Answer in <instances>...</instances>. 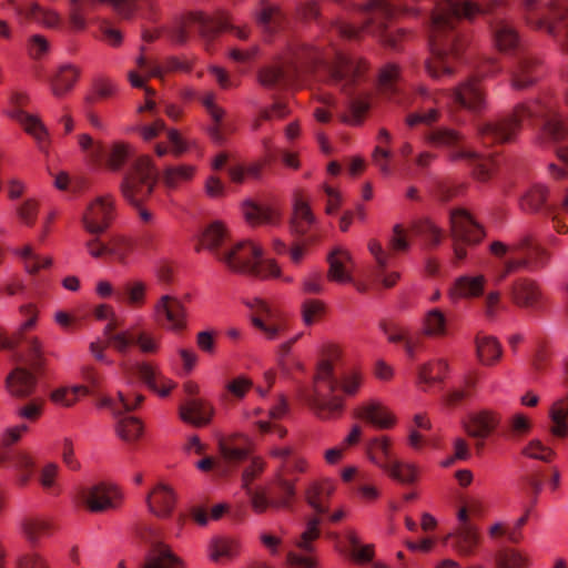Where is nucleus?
Segmentation results:
<instances>
[{
    "instance_id": "nucleus-48",
    "label": "nucleus",
    "mask_w": 568,
    "mask_h": 568,
    "mask_svg": "<svg viewBox=\"0 0 568 568\" xmlns=\"http://www.w3.org/2000/svg\"><path fill=\"white\" fill-rule=\"evenodd\" d=\"M209 549L213 561L231 560L240 552V542L231 536H216L212 538Z\"/></svg>"
},
{
    "instance_id": "nucleus-21",
    "label": "nucleus",
    "mask_w": 568,
    "mask_h": 568,
    "mask_svg": "<svg viewBox=\"0 0 568 568\" xmlns=\"http://www.w3.org/2000/svg\"><path fill=\"white\" fill-rule=\"evenodd\" d=\"M118 327L113 320L109 322L104 328L109 344L120 354H126L132 345H136L142 353H155L158 343L155 338L144 331H122L115 332Z\"/></svg>"
},
{
    "instance_id": "nucleus-64",
    "label": "nucleus",
    "mask_w": 568,
    "mask_h": 568,
    "mask_svg": "<svg viewBox=\"0 0 568 568\" xmlns=\"http://www.w3.org/2000/svg\"><path fill=\"white\" fill-rule=\"evenodd\" d=\"M415 232L433 246L439 245L443 239V230L430 220H423L416 223Z\"/></svg>"
},
{
    "instance_id": "nucleus-63",
    "label": "nucleus",
    "mask_w": 568,
    "mask_h": 568,
    "mask_svg": "<svg viewBox=\"0 0 568 568\" xmlns=\"http://www.w3.org/2000/svg\"><path fill=\"white\" fill-rule=\"evenodd\" d=\"M134 246V243L124 237H113L109 241V257L125 264Z\"/></svg>"
},
{
    "instance_id": "nucleus-31",
    "label": "nucleus",
    "mask_w": 568,
    "mask_h": 568,
    "mask_svg": "<svg viewBox=\"0 0 568 568\" xmlns=\"http://www.w3.org/2000/svg\"><path fill=\"white\" fill-rule=\"evenodd\" d=\"M446 542L458 555L469 557L475 554L480 542L478 528L474 525H459L453 532L446 537Z\"/></svg>"
},
{
    "instance_id": "nucleus-40",
    "label": "nucleus",
    "mask_w": 568,
    "mask_h": 568,
    "mask_svg": "<svg viewBox=\"0 0 568 568\" xmlns=\"http://www.w3.org/2000/svg\"><path fill=\"white\" fill-rule=\"evenodd\" d=\"M548 418L549 434L555 438H566L568 436V398L561 396L555 399L549 407Z\"/></svg>"
},
{
    "instance_id": "nucleus-30",
    "label": "nucleus",
    "mask_w": 568,
    "mask_h": 568,
    "mask_svg": "<svg viewBox=\"0 0 568 568\" xmlns=\"http://www.w3.org/2000/svg\"><path fill=\"white\" fill-rule=\"evenodd\" d=\"M125 374L138 376L150 389L165 397L174 387V383L163 377L149 363H135L124 368Z\"/></svg>"
},
{
    "instance_id": "nucleus-10",
    "label": "nucleus",
    "mask_w": 568,
    "mask_h": 568,
    "mask_svg": "<svg viewBox=\"0 0 568 568\" xmlns=\"http://www.w3.org/2000/svg\"><path fill=\"white\" fill-rule=\"evenodd\" d=\"M528 24L545 30L568 50V0H523Z\"/></svg>"
},
{
    "instance_id": "nucleus-35",
    "label": "nucleus",
    "mask_w": 568,
    "mask_h": 568,
    "mask_svg": "<svg viewBox=\"0 0 568 568\" xmlns=\"http://www.w3.org/2000/svg\"><path fill=\"white\" fill-rule=\"evenodd\" d=\"M500 422L499 413L485 409L470 417L467 433L474 438L484 440L499 426Z\"/></svg>"
},
{
    "instance_id": "nucleus-39",
    "label": "nucleus",
    "mask_w": 568,
    "mask_h": 568,
    "mask_svg": "<svg viewBox=\"0 0 568 568\" xmlns=\"http://www.w3.org/2000/svg\"><path fill=\"white\" fill-rule=\"evenodd\" d=\"M368 250L371 254L374 256L376 262V268L374 271V280L376 282L382 283V285L386 288H389L395 285L397 280L399 278L398 273H386V266L388 264V260L390 257V254L387 253L382 244L375 240L369 241L368 243Z\"/></svg>"
},
{
    "instance_id": "nucleus-27",
    "label": "nucleus",
    "mask_w": 568,
    "mask_h": 568,
    "mask_svg": "<svg viewBox=\"0 0 568 568\" xmlns=\"http://www.w3.org/2000/svg\"><path fill=\"white\" fill-rule=\"evenodd\" d=\"M327 537L336 542V548L341 554L359 564L369 562L374 557V546L372 544L362 545L359 537L352 528L345 529L342 534L331 531Z\"/></svg>"
},
{
    "instance_id": "nucleus-41",
    "label": "nucleus",
    "mask_w": 568,
    "mask_h": 568,
    "mask_svg": "<svg viewBox=\"0 0 568 568\" xmlns=\"http://www.w3.org/2000/svg\"><path fill=\"white\" fill-rule=\"evenodd\" d=\"M450 325L445 313L437 307L427 311L422 320V334L430 338L449 335Z\"/></svg>"
},
{
    "instance_id": "nucleus-51",
    "label": "nucleus",
    "mask_w": 568,
    "mask_h": 568,
    "mask_svg": "<svg viewBox=\"0 0 568 568\" xmlns=\"http://www.w3.org/2000/svg\"><path fill=\"white\" fill-rule=\"evenodd\" d=\"M215 95L213 93H206L202 97V104L205 106L207 113L213 120L214 124L210 128L209 132L212 140L216 143L224 141V125L222 123L224 116V110L215 104Z\"/></svg>"
},
{
    "instance_id": "nucleus-58",
    "label": "nucleus",
    "mask_w": 568,
    "mask_h": 568,
    "mask_svg": "<svg viewBox=\"0 0 568 568\" xmlns=\"http://www.w3.org/2000/svg\"><path fill=\"white\" fill-rule=\"evenodd\" d=\"M530 429V419L526 415L517 413L507 420L503 435L509 439H519L529 434Z\"/></svg>"
},
{
    "instance_id": "nucleus-12",
    "label": "nucleus",
    "mask_w": 568,
    "mask_h": 568,
    "mask_svg": "<svg viewBox=\"0 0 568 568\" xmlns=\"http://www.w3.org/2000/svg\"><path fill=\"white\" fill-rule=\"evenodd\" d=\"M158 181V171L146 155L139 156L125 174L121 190L123 196L134 206L139 207L140 217L144 222L152 219V214L141 204L152 193Z\"/></svg>"
},
{
    "instance_id": "nucleus-19",
    "label": "nucleus",
    "mask_w": 568,
    "mask_h": 568,
    "mask_svg": "<svg viewBox=\"0 0 568 568\" xmlns=\"http://www.w3.org/2000/svg\"><path fill=\"white\" fill-rule=\"evenodd\" d=\"M246 306L253 312L252 324L267 339H276L287 327L284 315L273 305L260 297L246 300Z\"/></svg>"
},
{
    "instance_id": "nucleus-16",
    "label": "nucleus",
    "mask_w": 568,
    "mask_h": 568,
    "mask_svg": "<svg viewBox=\"0 0 568 568\" xmlns=\"http://www.w3.org/2000/svg\"><path fill=\"white\" fill-rule=\"evenodd\" d=\"M27 429V425L8 428L1 438L2 450L0 453V464L18 471V481L21 486L27 485L29 481L33 471V462L27 453L12 450L10 446L17 443Z\"/></svg>"
},
{
    "instance_id": "nucleus-24",
    "label": "nucleus",
    "mask_w": 568,
    "mask_h": 568,
    "mask_svg": "<svg viewBox=\"0 0 568 568\" xmlns=\"http://www.w3.org/2000/svg\"><path fill=\"white\" fill-rule=\"evenodd\" d=\"M29 98L24 93H13L11 97V106L7 113L12 120L19 122L26 132L37 140L39 148L43 150L48 138V131L39 118L23 110Z\"/></svg>"
},
{
    "instance_id": "nucleus-1",
    "label": "nucleus",
    "mask_w": 568,
    "mask_h": 568,
    "mask_svg": "<svg viewBox=\"0 0 568 568\" xmlns=\"http://www.w3.org/2000/svg\"><path fill=\"white\" fill-rule=\"evenodd\" d=\"M399 0H369L362 7L364 26L357 28L344 21H337L333 31L341 38L356 40L363 30L377 37L390 49H398V41L404 37L402 30H392L389 22L405 7L398 4ZM436 9L433 11L429 23L430 58L426 60L427 73L436 80L452 77L455 64L460 59L466 47V38L457 28L462 19H471L476 14L490 17L489 27L495 45L499 51L515 53L520 49V38L507 17L506 4L500 0H490L484 4H475L468 0H434Z\"/></svg>"
},
{
    "instance_id": "nucleus-4",
    "label": "nucleus",
    "mask_w": 568,
    "mask_h": 568,
    "mask_svg": "<svg viewBox=\"0 0 568 568\" xmlns=\"http://www.w3.org/2000/svg\"><path fill=\"white\" fill-rule=\"evenodd\" d=\"M338 356L335 348L317 368L311 389L304 394L310 409L323 420L336 419L345 408L344 397H354L361 389L363 376L357 372H344L336 375L332 361Z\"/></svg>"
},
{
    "instance_id": "nucleus-8",
    "label": "nucleus",
    "mask_w": 568,
    "mask_h": 568,
    "mask_svg": "<svg viewBox=\"0 0 568 568\" xmlns=\"http://www.w3.org/2000/svg\"><path fill=\"white\" fill-rule=\"evenodd\" d=\"M489 250L499 260L500 265L496 271L498 283L520 270L542 268L549 260L547 250L538 245L529 234L521 235L510 244L495 241L490 244Z\"/></svg>"
},
{
    "instance_id": "nucleus-55",
    "label": "nucleus",
    "mask_w": 568,
    "mask_h": 568,
    "mask_svg": "<svg viewBox=\"0 0 568 568\" xmlns=\"http://www.w3.org/2000/svg\"><path fill=\"white\" fill-rule=\"evenodd\" d=\"M256 17L258 24L268 31L280 28L284 19L281 9L266 0L261 2V9Z\"/></svg>"
},
{
    "instance_id": "nucleus-23",
    "label": "nucleus",
    "mask_w": 568,
    "mask_h": 568,
    "mask_svg": "<svg viewBox=\"0 0 568 568\" xmlns=\"http://www.w3.org/2000/svg\"><path fill=\"white\" fill-rule=\"evenodd\" d=\"M153 318L161 327L180 333L186 327V308L179 298L162 295L153 306Z\"/></svg>"
},
{
    "instance_id": "nucleus-59",
    "label": "nucleus",
    "mask_w": 568,
    "mask_h": 568,
    "mask_svg": "<svg viewBox=\"0 0 568 568\" xmlns=\"http://www.w3.org/2000/svg\"><path fill=\"white\" fill-rule=\"evenodd\" d=\"M88 394L89 389L83 385L62 387L51 393V400L55 404L70 407L75 404L81 396H85Z\"/></svg>"
},
{
    "instance_id": "nucleus-2",
    "label": "nucleus",
    "mask_w": 568,
    "mask_h": 568,
    "mask_svg": "<svg viewBox=\"0 0 568 568\" xmlns=\"http://www.w3.org/2000/svg\"><path fill=\"white\" fill-rule=\"evenodd\" d=\"M323 69L327 80L349 97V115L343 121L359 124L369 109L367 97L355 93L367 79V62L343 53L335 44L327 48L295 43L275 63L258 72V82L268 90H284L296 85L303 73Z\"/></svg>"
},
{
    "instance_id": "nucleus-60",
    "label": "nucleus",
    "mask_w": 568,
    "mask_h": 568,
    "mask_svg": "<svg viewBox=\"0 0 568 568\" xmlns=\"http://www.w3.org/2000/svg\"><path fill=\"white\" fill-rule=\"evenodd\" d=\"M194 175V166H168L163 172V182L168 187H178L181 183L190 181Z\"/></svg>"
},
{
    "instance_id": "nucleus-9",
    "label": "nucleus",
    "mask_w": 568,
    "mask_h": 568,
    "mask_svg": "<svg viewBox=\"0 0 568 568\" xmlns=\"http://www.w3.org/2000/svg\"><path fill=\"white\" fill-rule=\"evenodd\" d=\"M221 31H230L240 39L247 38V31L234 26L224 12H219L216 17H209L202 12H191L168 28L166 36L172 42L184 44L191 34L197 33L205 42L206 50H209V42Z\"/></svg>"
},
{
    "instance_id": "nucleus-15",
    "label": "nucleus",
    "mask_w": 568,
    "mask_h": 568,
    "mask_svg": "<svg viewBox=\"0 0 568 568\" xmlns=\"http://www.w3.org/2000/svg\"><path fill=\"white\" fill-rule=\"evenodd\" d=\"M220 454L227 465H237L250 459L242 473V488H252L253 480L263 473L265 463L260 457L250 458V445L244 438L222 439L219 444Z\"/></svg>"
},
{
    "instance_id": "nucleus-29",
    "label": "nucleus",
    "mask_w": 568,
    "mask_h": 568,
    "mask_svg": "<svg viewBox=\"0 0 568 568\" xmlns=\"http://www.w3.org/2000/svg\"><path fill=\"white\" fill-rule=\"evenodd\" d=\"M513 303L518 307L539 310L542 304V293L539 285L526 277L514 281L508 291Z\"/></svg>"
},
{
    "instance_id": "nucleus-6",
    "label": "nucleus",
    "mask_w": 568,
    "mask_h": 568,
    "mask_svg": "<svg viewBox=\"0 0 568 568\" xmlns=\"http://www.w3.org/2000/svg\"><path fill=\"white\" fill-rule=\"evenodd\" d=\"M416 112L406 118L408 126L417 124L432 125L439 119L437 106L458 105L471 112H481L486 108L485 94L476 78H470L450 91L430 92L424 87L417 89L414 95Z\"/></svg>"
},
{
    "instance_id": "nucleus-32",
    "label": "nucleus",
    "mask_w": 568,
    "mask_h": 568,
    "mask_svg": "<svg viewBox=\"0 0 568 568\" xmlns=\"http://www.w3.org/2000/svg\"><path fill=\"white\" fill-rule=\"evenodd\" d=\"M214 414L213 406L201 398H189L179 407L180 418L196 427L207 425Z\"/></svg>"
},
{
    "instance_id": "nucleus-54",
    "label": "nucleus",
    "mask_w": 568,
    "mask_h": 568,
    "mask_svg": "<svg viewBox=\"0 0 568 568\" xmlns=\"http://www.w3.org/2000/svg\"><path fill=\"white\" fill-rule=\"evenodd\" d=\"M496 568H528L529 558L514 548H503L495 555Z\"/></svg>"
},
{
    "instance_id": "nucleus-45",
    "label": "nucleus",
    "mask_w": 568,
    "mask_h": 568,
    "mask_svg": "<svg viewBox=\"0 0 568 568\" xmlns=\"http://www.w3.org/2000/svg\"><path fill=\"white\" fill-rule=\"evenodd\" d=\"M355 416L378 428H389L394 425V417L387 408L375 402L359 406Z\"/></svg>"
},
{
    "instance_id": "nucleus-20",
    "label": "nucleus",
    "mask_w": 568,
    "mask_h": 568,
    "mask_svg": "<svg viewBox=\"0 0 568 568\" xmlns=\"http://www.w3.org/2000/svg\"><path fill=\"white\" fill-rule=\"evenodd\" d=\"M520 209L528 213L544 212L551 217L554 227L558 233L565 234L568 232V226L559 217L560 211L568 212V193L559 210L547 204V189L544 185L535 184L527 189L520 197Z\"/></svg>"
},
{
    "instance_id": "nucleus-17",
    "label": "nucleus",
    "mask_w": 568,
    "mask_h": 568,
    "mask_svg": "<svg viewBox=\"0 0 568 568\" xmlns=\"http://www.w3.org/2000/svg\"><path fill=\"white\" fill-rule=\"evenodd\" d=\"M449 222L452 237L454 239L453 264L457 265L467 254L460 243H478L484 236V231L481 226L462 209H456L450 212Z\"/></svg>"
},
{
    "instance_id": "nucleus-56",
    "label": "nucleus",
    "mask_w": 568,
    "mask_h": 568,
    "mask_svg": "<svg viewBox=\"0 0 568 568\" xmlns=\"http://www.w3.org/2000/svg\"><path fill=\"white\" fill-rule=\"evenodd\" d=\"M447 371L448 364L444 359L425 363L418 368V381L426 385L442 382Z\"/></svg>"
},
{
    "instance_id": "nucleus-18",
    "label": "nucleus",
    "mask_w": 568,
    "mask_h": 568,
    "mask_svg": "<svg viewBox=\"0 0 568 568\" xmlns=\"http://www.w3.org/2000/svg\"><path fill=\"white\" fill-rule=\"evenodd\" d=\"M141 538L149 546L143 568H185L184 561L164 542L155 527H145Z\"/></svg>"
},
{
    "instance_id": "nucleus-42",
    "label": "nucleus",
    "mask_w": 568,
    "mask_h": 568,
    "mask_svg": "<svg viewBox=\"0 0 568 568\" xmlns=\"http://www.w3.org/2000/svg\"><path fill=\"white\" fill-rule=\"evenodd\" d=\"M476 353L483 365H495L503 355V347L495 336L478 333L475 337Z\"/></svg>"
},
{
    "instance_id": "nucleus-37",
    "label": "nucleus",
    "mask_w": 568,
    "mask_h": 568,
    "mask_svg": "<svg viewBox=\"0 0 568 568\" xmlns=\"http://www.w3.org/2000/svg\"><path fill=\"white\" fill-rule=\"evenodd\" d=\"M20 529L24 539L32 546H37L41 538L49 537L54 530V524L44 517L28 516L20 523Z\"/></svg>"
},
{
    "instance_id": "nucleus-33",
    "label": "nucleus",
    "mask_w": 568,
    "mask_h": 568,
    "mask_svg": "<svg viewBox=\"0 0 568 568\" xmlns=\"http://www.w3.org/2000/svg\"><path fill=\"white\" fill-rule=\"evenodd\" d=\"M149 510L158 517H169L175 506L174 490L166 484H158L145 497Z\"/></svg>"
},
{
    "instance_id": "nucleus-5",
    "label": "nucleus",
    "mask_w": 568,
    "mask_h": 568,
    "mask_svg": "<svg viewBox=\"0 0 568 568\" xmlns=\"http://www.w3.org/2000/svg\"><path fill=\"white\" fill-rule=\"evenodd\" d=\"M201 244L233 272L262 278L280 275L277 264L273 260L263 258L261 247L251 241L232 243L220 222H212L205 227Z\"/></svg>"
},
{
    "instance_id": "nucleus-43",
    "label": "nucleus",
    "mask_w": 568,
    "mask_h": 568,
    "mask_svg": "<svg viewBox=\"0 0 568 568\" xmlns=\"http://www.w3.org/2000/svg\"><path fill=\"white\" fill-rule=\"evenodd\" d=\"M7 386L16 397L29 396L36 386V377L31 369L19 366L8 377Z\"/></svg>"
},
{
    "instance_id": "nucleus-25",
    "label": "nucleus",
    "mask_w": 568,
    "mask_h": 568,
    "mask_svg": "<svg viewBox=\"0 0 568 568\" xmlns=\"http://www.w3.org/2000/svg\"><path fill=\"white\" fill-rule=\"evenodd\" d=\"M114 216V200L111 195H101L93 200L84 215L83 225L91 234H101L106 231Z\"/></svg>"
},
{
    "instance_id": "nucleus-50",
    "label": "nucleus",
    "mask_w": 568,
    "mask_h": 568,
    "mask_svg": "<svg viewBox=\"0 0 568 568\" xmlns=\"http://www.w3.org/2000/svg\"><path fill=\"white\" fill-rule=\"evenodd\" d=\"M381 328L384 334L387 336L388 341L392 343H403L406 355L414 359L416 355V347L418 345L417 341H414L409 331L405 327L399 326L395 323H382Z\"/></svg>"
},
{
    "instance_id": "nucleus-3",
    "label": "nucleus",
    "mask_w": 568,
    "mask_h": 568,
    "mask_svg": "<svg viewBox=\"0 0 568 568\" xmlns=\"http://www.w3.org/2000/svg\"><path fill=\"white\" fill-rule=\"evenodd\" d=\"M525 121L530 126L538 125V142L554 146L559 160L568 166V119L550 100L536 99L518 103L510 115L478 122L476 130L483 144H505L516 140Z\"/></svg>"
},
{
    "instance_id": "nucleus-53",
    "label": "nucleus",
    "mask_w": 568,
    "mask_h": 568,
    "mask_svg": "<svg viewBox=\"0 0 568 568\" xmlns=\"http://www.w3.org/2000/svg\"><path fill=\"white\" fill-rule=\"evenodd\" d=\"M243 214L246 221L253 225L275 224L278 221V214L275 210L250 202L244 204Z\"/></svg>"
},
{
    "instance_id": "nucleus-13",
    "label": "nucleus",
    "mask_w": 568,
    "mask_h": 568,
    "mask_svg": "<svg viewBox=\"0 0 568 568\" xmlns=\"http://www.w3.org/2000/svg\"><path fill=\"white\" fill-rule=\"evenodd\" d=\"M366 450L369 459L390 478L402 484H413L417 479L416 466L396 458L388 437L382 436L369 439L366 444Z\"/></svg>"
},
{
    "instance_id": "nucleus-26",
    "label": "nucleus",
    "mask_w": 568,
    "mask_h": 568,
    "mask_svg": "<svg viewBox=\"0 0 568 568\" xmlns=\"http://www.w3.org/2000/svg\"><path fill=\"white\" fill-rule=\"evenodd\" d=\"M98 3L110 4L124 17H128L134 7V0H70L69 18L72 27L77 30H83L87 17Z\"/></svg>"
},
{
    "instance_id": "nucleus-62",
    "label": "nucleus",
    "mask_w": 568,
    "mask_h": 568,
    "mask_svg": "<svg viewBox=\"0 0 568 568\" xmlns=\"http://www.w3.org/2000/svg\"><path fill=\"white\" fill-rule=\"evenodd\" d=\"M27 351L26 355H16V361L20 364H26L30 366L31 369L38 371L42 366V351L41 343L37 338H31L27 341Z\"/></svg>"
},
{
    "instance_id": "nucleus-28",
    "label": "nucleus",
    "mask_w": 568,
    "mask_h": 568,
    "mask_svg": "<svg viewBox=\"0 0 568 568\" xmlns=\"http://www.w3.org/2000/svg\"><path fill=\"white\" fill-rule=\"evenodd\" d=\"M541 77V62L538 58L524 53L516 60L510 71V82L515 90L532 87Z\"/></svg>"
},
{
    "instance_id": "nucleus-44",
    "label": "nucleus",
    "mask_w": 568,
    "mask_h": 568,
    "mask_svg": "<svg viewBox=\"0 0 568 568\" xmlns=\"http://www.w3.org/2000/svg\"><path fill=\"white\" fill-rule=\"evenodd\" d=\"M148 285L141 280H129L115 290L114 297L130 306L140 307L145 303Z\"/></svg>"
},
{
    "instance_id": "nucleus-47",
    "label": "nucleus",
    "mask_w": 568,
    "mask_h": 568,
    "mask_svg": "<svg viewBox=\"0 0 568 568\" xmlns=\"http://www.w3.org/2000/svg\"><path fill=\"white\" fill-rule=\"evenodd\" d=\"M80 71L72 64L61 65L54 75L51 78V91L53 95L61 98L72 90L74 87Z\"/></svg>"
},
{
    "instance_id": "nucleus-38",
    "label": "nucleus",
    "mask_w": 568,
    "mask_h": 568,
    "mask_svg": "<svg viewBox=\"0 0 568 568\" xmlns=\"http://www.w3.org/2000/svg\"><path fill=\"white\" fill-rule=\"evenodd\" d=\"M270 455L278 460L277 474L284 477L306 470V462L291 447H274Z\"/></svg>"
},
{
    "instance_id": "nucleus-22",
    "label": "nucleus",
    "mask_w": 568,
    "mask_h": 568,
    "mask_svg": "<svg viewBox=\"0 0 568 568\" xmlns=\"http://www.w3.org/2000/svg\"><path fill=\"white\" fill-rule=\"evenodd\" d=\"M80 498L92 513H104L116 509L122 503L123 494L115 484L101 481L82 488Z\"/></svg>"
},
{
    "instance_id": "nucleus-52",
    "label": "nucleus",
    "mask_w": 568,
    "mask_h": 568,
    "mask_svg": "<svg viewBox=\"0 0 568 568\" xmlns=\"http://www.w3.org/2000/svg\"><path fill=\"white\" fill-rule=\"evenodd\" d=\"M486 277L484 275H464L456 280L455 292L458 296L470 298L478 297L484 292Z\"/></svg>"
},
{
    "instance_id": "nucleus-49",
    "label": "nucleus",
    "mask_w": 568,
    "mask_h": 568,
    "mask_svg": "<svg viewBox=\"0 0 568 568\" xmlns=\"http://www.w3.org/2000/svg\"><path fill=\"white\" fill-rule=\"evenodd\" d=\"M139 67L144 70L149 77L163 78L165 72L179 71L189 72L191 64L186 61L179 60L178 58H169L163 64L151 63L144 57L138 59Z\"/></svg>"
},
{
    "instance_id": "nucleus-11",
    "label": "nucleus",
    "mask_w": 568,
    "mask_h": 568,
    "mask_svg": "<svg viewBox=\"0 0 568 568\" xmlns=\"http://www.w3.org/2000/svg\"><path fill=\"white\" fill-rule=\"evenodd\" d=\"M424 140L432 146L446 149L453 161H467L478 180L485 181L490 178L495 165L493 159L466 149L464 136L456 130L446 126L430 128L424 133Z\"/></svg>"
},
{
    "instance_id": "nucleus-57",
    "label": "nucleus",
    "mask_w": 568,
    "mask_h": 568,
    "mask_svg": "<svg viewBox=\"0 0 568 568\" xmlns=\"http://www.w3.org/2000/svg\"><path fill=\"white\" fill-rule=\"evenodd\" d=\"M398 82L399 69L396 64L389 63L381 70L378 85L384 94L388 97L396 95L399 92Z\"/></svg>"
},
{
    "instance_id": "nucleus-46",
    "label": "nucleus",
    "mask_w": 568,
    "mask_h": 568,
    "mask_svg": "<svg viewBox=\"0 0 568 568\" xmlns=\"http://www.w3.org/2000/svg\"><path fill=\"white\" fill-rule=\"evenodd\" d=\"M8 2L14 9L17 14L26 19L34 20L50 28L57 27L60 22V17L58 13L43 9L38 3L32 2L26 7H22L17 4L16 0H8Z\"/></svg>"
},
{
    "instance_id": "nucleus-36",
    "label": "nucleus",
    "mask_w": 568,
    "mask_h": 568,
    "mask_svg": "<svg viewBox=\"0 0 568 568\" xmlns=\"http://www.w3.org/2000/svg\"><path fill=\"white\" fill-rule=\"evenodd\" d=\"M327 262L329 264L328 278L338 283H351L353 281L351 275V268L353 265L351 254L337 247L333 250L328 256Z\"/></svg>"
},
{
    "instance_id": "nucleus-14",
    "label": "nucleus",
    "mask_w": 568,
    "mask_h": 568,
    "mask_svg": "<svg viewBox=\"0 0 568 568\" xmlns=\"http://www.w3.org/2000/svg\"><path fill=\"white\" fill-rule=\"evenodd\" d=\"M118 395V400L103 397L99 402V406L110 409L116 418L115 430L119 437L125 442H134L142 434L141 422L135 417L124 415V413L135 409L144 400V396L134 394L131 399L129 395H124L122 392H119Z\"/></svg>"
},
{
    "instance_id": "nucleus-61",
    "label": "nucleus",
    "mask_w": 568,
    "mask_h": 568,
    "mask_svg": "<svg viewBox=\"0 0 568 568\" xmlns=\"http://www.w3.org/2000/svg\"><path fill=\"white\" fill-rule=\"evenodd\" d=\"M129 156V145L119 142L114 143L110 150L105 149V155L102 163H105V165L112 171H119Z\"/></svg>"
},
{
    "instance_id": "nucleus-34",
    "label": "nucleus",
    "mask_w": 568,
    "mask_h": 568,
    "mask_svg": "<svg viewBox=\"0 0 568 568\" xmlns=\"http://www.w3.org/2000/svg\"><path fill=\"white\" fill-rule=\"evenodd\" d=\"M315 216L311 210L310 203L304 199L300 191L294 193L293 216L291 220V230L296 235H305L315 225Z\"/></svg>"
},
{
    "instance_id": "nucleus-7",
    "label": "nucleus",
    "mask_w": 568,
    "mask_h": 568,
    "mask_svg": "<svg viewBox=\"0 0 568 568\" xmlns=\"http://www.w3.org/2000/svg\"><path fill=\"white\" fill-rule=\"evenodd\" d=\"M333 486L329 483H312L305 491L307 504L317 516L308 518L305 528L293 541L294 548L287 552V561L295 568H317L316 542L321 536V515L328 514L326 499L331 496Z\"/></svg>"
}]
</instances>
